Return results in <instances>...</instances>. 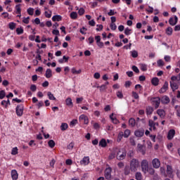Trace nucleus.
<instances>
[{"instance_id":"cd10ccee","label":"nucleus","mask_w":180,"mask_h":180,"mask_svg":"<svg viewBox=\"0 0 180 180\" xmlns=\"http://www.w3.org/2000/svg\"><path fill=\"white\" fill-rule=\"evenodd\" d=\"M68 129V124H67V123H62V124L60 126V130H62V131H65Z\"/></svg>"},{"instance_id":"473e14b6","label":"nucleus","mask_w":180,"mask_h":180,"mask_svg":"<svg viewBox=\"0 0 180 180\" xmlns=\"http://www.w3.org/2000/svg\"><path fill=\"white\" fill-rule=\"evenodd\" d=\"M47 95H48L50 101H56V97H54V95L53 94H51V92L49 91L47 93Z\"/></svg>"},{"instance_id":"e433bc0d","label":"nucleus","mask_w":180,"mask_h":180,"mask_svg":"<svg viewBox=\"0 0 180 180\" xmlns=\"http://www.w3.org/2000/svg\"><path fill=\"white\" fill-rule=\"evenodd\" d=\"M71 72L73 74H81L82 70H77V69H75V68H73L71 70Z\"/></svg>"},{"instance_id":"423d86ee","label":"nucleus","mask_w":180,"mask_h":180,"mask_svg":"<svg viewBox=\"0 0 180 180\" xmlns=\"http://www.w3.org/2000/svg\"><path fill=\"white\" fill-rule=\"evenodd\" d=\"M167 174L169 178H174V171L172 170V167L170 165L167 166Z\"/></svg>"},{"instance_id":"4468645a","label":"nucleus","mask_w":180,"mask_h":180,"mask_svg":"<svg viewBox=\"0 0 180 180\" xmlns=\"http://www.w3.org/2000/svg\"><path fill=\"white\" fill-rule=\"evenodd\" d=\"M157 113L162 119H164L165 117V111L164 110L158 109L157 110Z\"/></svg>"},{"instance_id":"a19ab883","label":"nucleus","mask_w":180,"mask_h":180,"mask_svg":"<svg viewBox=\"0 0 180 180\" xmlns=\"http://www.w3.org/2000/svg\"><path fill=\"white\" fill-rule=\"evenodd\" d=\"M6 96L5 91L1 90L0 91V99H4V98Z\"/></svg>"},{"instance_id":"4be33fe9","label":"nucleus","mask_w":180,"mask_h":180,"mask_svg":"<svg viewBox=\"0 0 180 180\" xmlns=\"http://www.w3.org/2000/svg\"><path fill=\"white\" fill-rule=\"evenodd\" d=\"M45 76L46 78H51L53 74L51 73V69H47L45 73Z\"/></svg>"},{"instance_id":"6e6d98bb","label":"nucleus","mask_w":180,"mask_h":180,"mask_svg":"<svg viewBox=\"0 0 180 180\" xmlns=\"http://www.w3.org/2000/svg\"><path fill=\"white\" fill-rule=\"evenodd\" d=\"M29 19H30V17L24 18L23 20H22L23 23H25L26 25H28Z\"/></svg>"},{"instance_id":"5701e85b","label":"nucleus","mask_w":180,"mask_h":180,"mask_svg":"<svg viewBox=\"0 0 180 180\" xmlns=\"http://www.w3.org/2000/svg\"><path fill=\"white\" fill-rule=\"evenodd\" d=\"M129 124L131 127H134L136 126V120L134 118H130L129 120Z\"/></svg>"},{"instance_id":"603ef678","label":"nucleus","mask_w":180,"mask_h":180,"mask_svg":"<svg viewBox=\"0 0 180 180\" xmlns=\"http://www.w3.org/2000/svg\"><path fill=\"white\" fill-rule=\"evenodd\" d=\"M106 84H102L101 86H100V91L101 92H105V90L106 89Z\"/></svg>"},{"instance_id":"ddd939ff","label":"nucleus","mask_w":180,"mask_h":180,"mask_svg":"<svg viewBox=\"0 0 180 180\" xmlns=\"http://www.w3.org/2000/svg\"><path fill=\"white\" fill-rule=\"evenodd\" d=\"M80 164L82 165H88L89 164V157H84L81 161Z\"/></svg>"},{"instance_id":"58836bf2","label":"nucleus","mask_w":180,"mask_h":180,"mask_svg":"<svg viewBox=\"0 0 180 180\" xmlns=\"http://www.w3.org/2000/svg\"><path fill=\"white\" fill-rule=\"evenodd\" d=\"M27 12L28 14H30L32 16L33 15V13H34V8H29Z\"/></svg>"},{"instance_id":"774afa93","label":"nucleus","mask_w":180,"mask_h":180,"mask_svg":"<svg viewBox=\"0 0 180 180\" xmlns=\"http://www.w3.org/2000/svg\"><path fill=\"white\" fill-rule=\"evenodd\" d=\"M127 75H128L129 77H131L134 75V74L133 73V71H128L127 72Z\"/></svg>"},{"instance_id":"c756f323","label":"nucleus","mask_w":180,"mask_h":180,"mask_svg":"<svg viewBox=\"0 0 180 180\" xmlns=\"http://www.w3.org/2000/svg\"><path fill=\"white\" fill-rule=\"evenodd\" d=\"M110 118L111 119V120L112 121V122H113L115 124H117V123H119V120H117V119H116V117H113V113H112V114L110 115Z\"/></svg>"},{"instance_id":"c85d7f7f","label":"nucleus","mask_w":180,"mask_h":180,"mask_svg":"<svg viewBox=\"0 0 180 180\" xmlns=\"http://www.w3.org/2000/svg\"><path fill=\"white\" fill-rule=\"evenodd\" d=\"M131 54L133 58H137L139 57V52H137L136 50L131 51Z\"/></svg>"},{"instance_id":"20e7f679","label":"nucleus","mask_w":180,"mask_h":180,"mask_svg":"<svg viewBox=\"0 0 180 180\" xmlns=\"http://www.w3.org/2000/svg\"><path fill=\"white\" fill-rule=\"evenodd\" d=\"M104 175H105V178L106 179H110V178H112V168L108 167L106 168L104 172Z\"/></svg>"},{"instance_id":"0eeeda50","label":"nucleus","mask_w":180,"mask_h":180,"mask_svg":"<svg viewBox=\"0 0 180 180\" xmlns=\"http://www.w3.org/2000/svg\"><path fill=\"white\" fill-rule=\"evenodd\" d=\"M169 25H171V26H175V25L178 23V17L175 15L174 18H169Z\"/></svg>"},{"instance_id":"680f3d73","label":"nucleus","mask_w":180,"mask_h":180,"mask_svg":"<svg viewBox=\"0 0 180 180\" xmlns=\"http://www.w3.org/2000/svg\"><path fill=\"white\" fill-rule=\"evenodd\" d=\"M158 67H162L164 65V61L162 60H158Z\"/></svg>"},{"instance_id":"6e6552de","label":"nucleus","mask_w":180,"mask_h":180,"mask_svg":"<svg viewBox=\"0 0 180 180\" xmlns=\"http://www.w3.org/2000/svg\"><path fill=\"white\" fill-rule=\"evenodd\" d=\"M79 120L80 122H82V120H83L84 124H88V123H89V120H88V117L85 115H80L79 117Z\"/></svg>"},{"instance_id":"7c9ffc66","label":"nucleus","mask_w":180,"mask_h":180,"mask_svg":"<svg viewBox=\"0 0 180 180\" xmlns=\"http://www.w3.org/2000/svg\"><path fill=\"white\" fill-rule=\"evenodd\" d=\"M48 145L51 148H54V147L56 146V142H54V141L53 140H50L48 142Z\"/></svg>"},{"instance_id":"4d7b16f0","label":"nucleus","mask_w":180,"mask_h":180,"mask_svg":"<svg viewBox=\"0 0 180 180\" xmlns=\"http://www.w3.org/2000/svg\"><path fill=\"white\" fill-rule=\"evenodd\" d=\"M149 126L150 127L155 129V124H154V122H153V120H149Z\"/></svg>"},{"instance_id":"dca6fc26","label":"nucleus","mask_w":180,"mask_h":180,"mask_svg":"<svg viewBox=\"0 0 180 180\" xmlns=\"http://www.w3.org/2000/svg\"><path fill=\"white\" fill-rule=\"evenodd\" d=\"M138 148V150L139 151V153H141V154H143V155H144V154H146V150H144V146H143V145L139 143L137 146Z\"/></svg>"},{"instance_id":"69168bd1","label":"nucleus","mask_w":180,"mask_h":180,"mask_svg":"<svg viewBox=\"0 0 180 180\" xmlns=\"http://www.w3.org/2000/svg\"><path fill=\"white\" fill-rule=\"evenodd\" d=\"M84 101V98L81 97V98H77L76 99V103H81L82 101Z\"/></svg>"},{"instance_id":"a18cd8bd","label":"nucleus","mask_w":180,"mask_h":180,"mask_svg":"<svg viewBox=\"0 0 180 180\" xmlns=\"http://www.w3.org/2000/svg\"><path fill=\"white\" fill-rule=\"evenodd\" d=\"M78 13L80 16H82L85 13V10L83 8L79 9Z\"/></svg>"},{"instance_id":"f3484780","label":"nucleus","mask_w":180,"mask_h":180,"mask_svg":"<svg viewBox=\"0 0 180 180\" xmlns=\"http://www.w3.org/2000/svg\"><path fill=\"white\" fill-rule=\"evenodd\" d=\"M136 137H143L144 136V130H138L134 132Z\"/></svg>"},{"instance_id":"49530a36","label":"nucleus","mask_w":180,"mask_h":180,"mask_svg":"<svg viewBox=\"0 0 180 180\" xmlns=\"http://www.w3.org/2000/svg\"><path fill=\"white\" fill-rule=\"evenodd\" d=\"M11 154H12V155H16V154H18V148L17 147L13 148L12 149Z\"/></svg>"},{"instance_id":"b1692460","label":"nucleus","mask_w":180,"mask_h":180,"mask_svg":"<svg viewBox=\"0 0 180 180\" xmlns=\"http://www.w3.org/2000/svg\"><path fill=\"white\" fill-rule=\"evenodd\" d=\"M67 106H70L72 108L73 104H72V99L71 98H68L65 101Z\"/></svg>"},{"instance_id":"338daca9","label":"nucleus","mask_w":180,"mask_h":180,"mask_svg":"<svg viewBox=\"0 0 180 180\" xmlns=\"http://www.w3.org/2000/svg\"><path fill=\"white\" fill-rule=\"evenodd\" d=\"M132 96H134L135 99H139V94L134 91L132 92Z\"/></svg>"},{"instance_id":"f8f14e48","label":"nucleus","mask_w":180,"mask_h":180,"mask_svg":"<svg viewBox=\"0 0 180 180\" xmlns=\"http://www.w3.org/2000/svg\"><path fill=\"white\" fill-rule=\"evenodd\" d=\"M167 89H168V82H165L162 87L159 91L160 94H164V92H167Z\"/></svg>"},{"instance_id":"9b49d317","label":"nucleus","mask_w":180,"mask_h":180,"mask_svg":"<svg viewBox=\"0 0 180 180\" xmlns=\"http://www.w3.org/2000/svg\"><path fill=\"white\" fill-rule=\"evenodd\" d=\"M175 136V131L174 129H170L167 134L168 140H172Z\"/></svg>"},{"instance_id":"052dcab7","label":"nucleus","mask_w":180,"mask_h":180,"mask_svg":"<svg viewBox=\"0 0 180 180\" xmlns=\"http://www.w3.org/2000/svg\"><path fill=\"white\" fill-rule=\"evenodd\" d=\"M102 29H103V25H97V28L96 29L97 32H100V30H102Z\"/></svg>"},{"instance_id":"5fc2aeb1","label":"nucleus","mask_w":180,"mask_h":180,"mask_svg":"<svg viewBox=\"0 0 180 180\" xmlns=\"http://www.w3.org/2000/svg\"><path fill=\"white\" fill-rule=\"evenodd\" d=\"M52 33L55 34V36H60V31H58V30H53Z\"/></svg>"},{"instance_id":"412c9836","label":"nucleus","mask_w":180,"mask_h":180,"mask_svg":"<svg viewBox=\"0 0 180 180\" xmlns=\"http://www.w3.org/2000/svg\"><path fill=\"white\" fill-rule=\"evenodd\" d=\"M11 176H12V179L14 180L18 179V172L16 170H12Z\"/></svg>"},{"instance_id":"a878e982","label":"nucleus","mask_w":180,"mask_h":180,"mask_svg":"<svg viewBox=\"0 0 180 180\" xmlns=\"http://www.w3.org/2000/svg\"><path fill=\"white\" fill-rule=\"evenodd\" d=\"M166 34H167V36H171L172 34V32H174V30H172V27H168L166 29Z\"/></svg>"},{"instance_id":"393cba45","label":"nucleus","mask_w":180,"mask_h":180,"mask_svg":"<svg viewBox=\"0 0 180 180\" xmlns=\"http://www.w3.org/2000/svg\"><path fill=\"white\" fill-rule=\"evenodd\" d=\"M62 20L61 15H54L52 18L53 22H60V20Z\"/></svg>"},{"instance_id":"09e8293b","label":"nucleus","mask_w":180,"mask_h":180,"mask_svg":"<svg viewBox=\"0 0 180 180\" xmlns=\"http://www.w3.org/2000/svg\"><path fill=\"white\" fill-rule=\"evenodd\" d=\"M117 96L119 99H123V93H122V91H117Z\"/></svg>"},{"instance_id":"72a5a7b5","label":"nucleus","mask_w":180,"mask_h":180,"mask_svg":"<svg viewBox=\"0 0 180 180\" xmlns=\"http://www.w3.org/2000/svg\"><path fill=\"white\" fill-rule=\"evenodd\" d=\"M70 18L71 19H77V18H78V14L77 12H72L70 13Z\"/></svg>"},{"instance_id":"bf43d9fd","label":"nucleus","mask_w":180,"mask_h":180,"mask_svg":"<svg viewBox=\"0 0 180 180\" xmlns=\"http://www.w3.org/2000/svg\"><path fill=\"white\" fill-rule=\"evenodd\" d=\"M146 172H149V174H150V175H154V172H155V171L153 168L148 169V171H146Z\"/></svg>"},{"instance_id":"37998d69","label":"nucleus","mask_w":180,"mask_h":180,"mask_svg":"<svg viewBox=\"0 0 180 180\" xmlns=\"http://www.w3.org/2000/svg\"><path fill=\"white\" fill-rule=\"evenodd\" d=\"M17 34H23V28L20 27L16 29Z\"/></svg>"},{"instance_id":"13d9d810","label":"nucleus","mask_w":180,"mask_h":180,"mask_svg":"<svg viewBox=\"0 0 180 180\" xmlns=\"http://www.w3.org/2000/svg\"><path fill=\"white\" fill-rule=\"evenodd\" d=\"M175 81H178V82H179L178 77H176V76H172V77H171V81H170V82H175Z\"/></svg>"},{"instance_id":"f704fd0d","label":"nucleus","mask_w":180,"mask_h":180,"mask_svg":"<svg viewBox=\"0 0 180 180\" xmlns=\"http://www.w3.org/2000/svg\"><path fill=\"white\" fill-rule=\"evenodd\" d=\"M123 136L125 139H127V137H129V136H130V130L126 129L123 134Z\"/></svg>"},{"instance_id":"3c124183","label":"nucleus","mask_w":180,"mask_h":180,"mask_svg":"<svg viewBox=\"0 0 180 180\" xmlns=\"http://www.w3.org/2000/svg\"><path fill=\"white\" fill-rule=\"evenodd\" d=\"M141 70L142 71H147V65H146V64H141Z\"/></svg>"},{"instance_id":"6ab92c4d","label":"nucleus","mask_w":180,"mask_h":180,"mask_svg":"<svg viewBox=\"0 0 180 180\" xmlns=\"http://www.w3.org/2000/svg\"><path fill=\"white\" fill-rule=\"evenodd\" d=\"M154 112V108L151 106L146 107V115H153Z\"/></svg>"},{"instance_id":"39448f33","label":"nucleus","mask_w":180,"mask_h":180,"mask_svg":"<svg viewBox=\"0 0 180 180\" xmlns=\"http://www.w3.org/2000/svg\"><path fill=\"white\" fill-rule=\"evenodd\" d=\"M152 102L155 103V109H158L160 108V103H161V98L160 97H155L152 99Z\"/></svg>"},{"instance_id":"e2e57ef3","label":"nucleus","mask_w":180,"mask_h":180,"mask_svg":"<svg viewBox=\"0 0 180 180\" xmlns=\"http://www.w3.org/2000/svg\"><path fill=\"white\" fill-rule=\"evenodd\" d=\"M45 16H46V18H51V11H49V12L45 11Z\"/></svg>"},{"instance_id":"bb28decb","label":"nucleus","mask_w":180,"mask_h":180,"mask_svg":"<svg viewBox=\"0 0 180 180\" xmlns=\"http://www.w3.org/2000/svg\"><path fill=\"white\" fill-rule=\"evenodd\" d=\"M99 146H101V147H106L107 146L106 139H102L99 142Z\"/></svg>"},{"instance_id":"9d476101","label":"nucleus","mask_w":180,"mask_h":180,"mask_svg":"<svg viewBox=\"0 0 180 180\" xmlns=\"http://www.w3.org/2000/svg\"><path fill=\"white\" fill-rule=\"evenodd\" d=\"M160 102L165 105L169 103V97L167 96H164L161 98Z\"/></svg>"},{"instance_id":"de8ad7c7","label":"nucleus","mask_w":180,"mask_h":180,"mask_svg":"<svg viewBox=\"0 0 180 180\" xmlns=\"http://www.w3.org/2000/svg\"><path fill=\"white\" fill-rule=\"evenodd\" d=\"M132 70L136 74H139V72H140V70H139V68H137L136 65L132 66Z\"/></svg>"},{"instance_id":"8fccbe9b","label":"nucleus","mask_w":180,"mask_h":180,"mask_svg":"<svg viewBox=\"0 0 180 180\" xmlns=\"http://www.w3.org/2000/svg\"><path fill=\"white\" fill-rule=\"evenodd\" d=\"M135 176H136V179L141 180V173L136 172Z\"/></svg>"},{"instance_id":"864d4df0","label":"nucleus","mask_w":180,"mask_h":180,"mask_svg":"<svg viewBox=\"0 0 180 180\" xmlns=\"http://www.w3.org/2000/svg\"><path fill=\"white\" fill-rule=\"evenodd\" d=\"M30 89H31V91H32V92H36L37 87L36 86L35 84H32L30 86Z\"/></svg>"},{"instance_id":"aec40b11","label":"nucleus","mask_w":180,"mask_h":180,"mask_svg":"<svg viewBox=\"0 0 180 180\" xmlns=\"http://www.w3.org/2000/svg\"><path fill=\"white\" fill-rule=\"evenodd\" d=\"M158 82H160V79H158V77H153L151 80V83L155 86H157L158 85Z\"/></svg>"},{"instance_id":"f257e3e1","label":"nucleus","mask_w":180,"mask_h":180,"mask_svg":"<svg viewBox=\"0 0 180 180\" xmlns=\"http://www.w3.org/2000/svg\"><path fill=\"white\" fill-rule=\"evenodd\" d=\"M139 167H140L139 160L134 158L130 161V169L131 172H136L139 169Z\"/></svg>"},{"instance_id":"c9c22d12","label":"nucleus","mask_w":180,"mask_h":180,"mask_svg":"<svg viewBox=\"0 0 180 180\" xmlns=\"http://www.w3.org/2000/svg\"><path fill=\"white\" fill-rule=\"evenodd\" d=\"M8 27H9V29H11V30H13L15 29V27H16V23H15V22H10L8 24Z\"/></svg>"},{"instance_id":"7ed1b4c3","label":"nucleus","mask_w":180,"mask_h":180,"mask_svg":"<svg viewBox=\"0 0 180 180\" xmlns=\"http://www.w3.org/2000/svg\"><path fill=\"white\" fill-rule=\"evenodd\" d=\"M141 168L143 172L148 171V162L146 160H142L141 162Z\"/></svg>"},{"instance_id":"4c0bfd02","label":"nucleus","mask_w":180,"mask_h":180,"mask_svg":"<svg viewBox=\"0 0 180 180\" xmlns=\"http://www.w3.org/2000/svg\"><path fill=\"white\" fill-rule=\"evenodd\" d=\"M124 34H126L127 36L131 34V30L129 29V27L126 28L124 30Z\"/></svg>"},{"instance_id":"1a4fd4ad","label":"nucleus","mask_w":180,"mask_h":180,"mask_svg":"<svg viewBox=\"0 0 180 180\" xmlns=\"http://www.w3.org/2000/svg\"><path fill=\"white\" fill-rule=\"evenodd\" d=\"M153 168H160V165H161V163L160 162V160L155 158L152 162Z\"/></svg>"},{"instance_id":"c03bdc74","label":"nucleus","mask_w":180,"mask_h":180,"mask_svg":"<svg viewBox=\"0 0 180 180\" xmlns=\"http://www.w3.org/2000/svg\"><path fill=\"white\" fill-rule=\"evenodd\" d=\"M123 132H120L119 134H118V136H117V141H122V139H123Z\"/></svg>"},{"instance_id":"2f4dec72","label":"nucleus","mask_w":180,"mask_h":180,"mask_svg":"<svg viewBox=\"0 0 180 180\" xmlns=\"http://www.w3.org/2000/svg\"><path fill=\"white\" fill-rule=\"evenodd\" d=\"M130 167L129 166H126L124 169V175H129L130 174Z\"/></svg>"},{"instance_id":"ea45409f","label":"nucleus","mask_w":180,"mask_h":180,"mask_svg":"<svg viewBox=\"0 0 180 180\" xmlns=\"http://www.w3.org/2000/svg\"><path fill=\"white\" fill-rule=\"evenodd\" d=\"M15 9H16V13H18V15H20V11H21L20 4L16 5Z\"/></svg>"},{"instance_id":"a211bd4d","label":"nucleus","mask_w":180,"mask_h":180,"mask_svg":"<svg viewBox=\"0 0 180 180\" xmlns=\"http://www.w3.org/2000/svg\"><path fill=\"white\" fill-rule=\"evenodd\" d=\"M170 86L172 91H176L178 89V84L175 82H170Z\"/></svg>"},{"instance_id":"0e129e2a","label":"nucleus","mask_w":180,"mask_h":180,"mask_svg":"<svg viewBox=\"0 0 180 180\" xmlns=\"http://www.w3.org/2000/svg\"><path fill=\"white\" fill-rule=\"evenodd\" d=\"M74 148V143L71 142L68 146V150H72Z\"/></svg>"},{"instance_id":"f03ea898","label":"nucleus","mask_w":180,"mask_h":180,"mask_svg":"<svg viewBox=\"0 0 180 180\" xmlns=\"http://www.w3.org/2000/svg\"><path fill=\"white\" fill-rule=\"evenodd\" d=\"M23 110H24L23 105L20 104V105H17V107L15 108V112H16L17 116H19V117L22 116Z\"/></svg>"},{"instance_id":"79ce46f5","label":"nucleus","mask_w":180,"mask_h":180,"mask_svg":"<svg viewBox=\"0 0 180 180\" xmlns=\"http://www.w3.org/2000/svg\"><path fill=\"white\" fill-rule=\"evenodd\" d=\"M110 27L111 30H116V29L117 28V26H116V24H115V22H111Z\"/></svg>"},{"instance_id":"2eb2a0df","label":"nucleus","mask_w":180,"mask_h":180,"mask_svg":"<svg viewBox=\"0 0 180 180\" xmlns=\"http://www.w3.org/2000/svg\"><path fill=\"white\" fill-rule=\"evenodd\" d=\"M124 158H126V150L122 149V154L120 156H117V159L122 161V160H124Z\"/></svg>"}]
</instances>
